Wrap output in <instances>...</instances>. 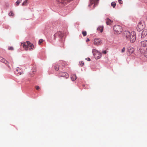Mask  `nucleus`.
<instances>
[{"instance_id": "obj_25", "label": "nucleus", "mask_w": 147, "mask_h": 147, "mask_svg": "<svg viewBox=\"0 0 147 147\" xmlns=\"http://www.w3.org/2000/svg\"><path fill=\"white\" fill-rule=\"evenodd\" d=\"M84 64V63L83 61H81V62H80L79 63V65L81 66H83Z\"/></svg>"}, {"instance_id": "obj_32", "label": "nucleus", "mask_w": 147, "mask_h": 147, "mask_svg": "<svg viewBox=\"0 0 147 147\" xmlns=\"http://www.w3.org/2000/svg\"><path fill=\"white\" fill-rule=\"evenodd\" d=\"M102 53L104 54H106L107 53V52L106 51H104L102 52Z\"/></svg>"}, {"instance_id": "obj_37", "label": "nucleus", "mask_w": 147, "mask_h": 147, "mask_svg": "<svg viewBox=\"0 0 147 147\" xmlns=\"http://www.w3.org/2000/svg\"><path fill=\"white\" fill-rule=\"evenodd\" d=\"M146 19L147 20V17H146Z\"/></svg>"}, {"instance_id": "obj_15", "label": "nucleus", "mask_w": 147, "mask_h": 147, "mask_svg": "<svg viewBox=\"0 0 147 147\" xmlns=\"http://www.w3.org/2000/svg\"><path fill=\"white\" fill-rule=\"evenodd\" d=\"M103 27L102 26H99L97 28V30L98 31H100V32H102L103 31Z\"/></svg>"}, {"instance_id": "obj_14", "label": "nucleus", "mask_w": 147, "mask_h": 147, "mask_svg": "<svg viewBox=\"0 0 147 147\" xmlns=\"http://www.w3.org/2000/svg\"><path fill=\"white\" fill-rule=\"evenodd\" d=\"M71 79L72 81H74L77 79V77L76 75L74 74L72 75L71 77Z\"/></svg>"}, {"instance_id": "obj_31", "label": "nucleus", "mask_w": 147, "mask_h": 147, "mask_svg": "<svg viewBox=\"0 0 147 147\" xmlns=\"http://www.w3.org/2000/svg\"><path fill=\"white\" fill-rule=\"evenodd\" d=\"M2 60H4V59L1 57H0V61H1Z\"/></svg>"}, {"instance_id": "obj_9", "label": "nucleus", "mask_w": 147, "mask_h": 147, "mask_svg": "<svg viewBox=\"0 0 147 147\" xmlns=\"http://www.w3.org/2000/svg\"><path fill=\"white\" fill-rule=\"evenodd\" d=\"M134 49L133 47H129L127 49V54L128 55H130L134 52Z\"/></svg>"}, {"instance_id": "obj_1", "label": "nucleus", "mask_w": 147, "mask_h": 147, "mask_svg": "<svg viewBox=\"0 0 147 147\" xmlns=\"http://www.w3.org/2000/svg\"><path fill=\"white\" fill-rule=\"evenodd\" d=\"M123 36L124 38L130 41L131 43L135 42L136 39V33L134 31L130 32L128 31H125L123 33Z\"/></svg>"}, {"instance_id": "obj_4", "label": "nucleus", "mask_w": 147, "mask_h": 147, "mask_svg": "<svg viewBox=\"0 0 147 147\" xmlns=\"http://www.w3.org/2000/svg\"><path fill=\"white\" fill-rule=\"evenodd\" d=\"M113 30L115 33L117 34L121 33L122 30L121 27L118 25H115L114 26Z\"/></svg>"}, {"instance_id": "obj_19", "label": "nucleus", "mask_w": 147, "mask_h": 147, "mask_svg": "<svg viewBox=\"0 0 147 147\" xmlns=\"http://www.w3.org/2000/svg\"><path fill=\"white\" fill-rule=\"evenodd\" d=\"M22 0H17L16 2V6H18L19 5L20 3L22 1Z\"/></svg>"}, {"instance_id": "obj_24", "label": "nucleus", "mask_w": 147, "mask_h": 147, "mask_svg": "<svg viewBox=\"0 0 147 147\" xmlns=\"http://www.w3.org/2000/svg\"><path fill=\"white\" fill-rule=\"evenodd\" d=\"M9 15L10 16H13L14 15V14L12 11H11L10 13H9Z\"/></svg>"}, {"instance_id": "obj_26", "label": "nucleus", "mask_w": 147, "mask_h": 147, "mask_svg": "<svg viewBox=\"0 0 147 147\" xmlns=\"http://www.w3.org/2000/svg\"><path fill=\"white\" fill-rule=\"evenodd\" d=\"M43 41V40L42 39H40L38 41V44H40L41 43H42Z\"/></svg>"}, {"instance_id": "obj_16", "label": "nucleus", "mask_w": 147, "mask_h": 147, "mask_svg": "<svg viewBox=\"0 0 147 147\" xmlns=\"http://www.w3.org/2000/svg\"><path fill=\"white\" fill-rule=\"evenodd\" d=\"M1 62L4 63L5 64H6L9 68L10 67L8 64V62H7V61L5 59H4V60H2V61H1Z\"/></svg>"}, {"instance_id": "obj_22", "label": "nucleus", "mask_w": 147, "mask_h": 147, "mask_svg": "<svg viewBox=\"0 0 147 147\" xmlns=\"http://www.w3.org/2000/svg\"><path fill=\"white\" fill-rule=\"evenodd\" d=\"M82 34L83 36H85L86 35L87 32H86V31H82Z\"/></svg>"}, {"instance_id": "obj_27", "label": "nucleus", "mask_w": 147, "mask_h": 147, "mask_svg": "<svg viewBox=\"0 0 147 147\" xmlns=\"http://www.w3.org/2000/svg\"><path fill=\"white\" fill-rule=\"evenodd\" d=\"M125 47H123V48L121 49V52L122 53H123L125 52Z\"/></svg>"}, {"instance_id": "obj_12", "label": "nucleus", "mask_w": 147, "mask_h": 147, "mask_svg": "<svg viewBox=\"0 0 147 147\" xmlns=\"http://www.w3.org/2000/svg\"><path fill=\"white\" fill-rule=\"evenodd\" d=\"M141 45L143 47L147 46V40L141 41L140 42Z\"/></svg>"}, {"instance_id": "obj_33", "label": "nucleus", "mask_w": 147, "mask_h": 147, "mask_svg": "<svg viewBox=\"0 0 147 147\" xmlns=\"http://www.w3.org/2000/svg\"><path fill=\"white\" fill-rule=\"evenodd\" d=\"M89 41H90V39H89V38H87V39L86 40V42H88Z\"/></svg>"}, {"instance_id": "obj_11", "label": "nucleus", "mask_w": 147, "mask_h": 147, "mask_svg": "<svg viewBox=\"0 0 147 147\" xmlns=\"http://www.w3.org/2000/svg\"><path fill=\"white\" fill-rule=\"evenodd\" d=\"M147 34V30L144 29L142 32V38L144 37Z\"/></svg>"}, {"instance_id": "obj_5", "label": "nucleus", "mask_w": 147, "mask_h": 147, "mask_svg": "<svg viewBox=\"0 0 147 147\" xmlns=\"http://www.w3.org/2000/svg\"><path fill=\"white\" fill-rule=\"evenodd\" d=\"M93 54L96 59L100 58L101 56V54L96 49H93L92 51Z\"/></svg>"}, {"instance_id": "obj_35", "label": "nucleus", "mask_w": 147, "mask_h": 147, "mask_svg": "<svg viewBox=\"0 0 147 147\" xmlns=\"http://www.w3.org/2000/svg\"><path fill=\"white\" fill-rule=\"evenodd\" d=\"M61 34V32H58V34Z\"/></svg>"}, {"instance_id": "obj_30", "label": "nucleus", "mask_w": 147, "mask_h": 147, "mask_svg": "<svg viewBox=\"0 0 147 147\" xmlns=\"http://www.w3.org/2000/svg\"><path fill=\"white\" fill-rule=\"evenodd\" d=\"M36 88L37 90H38L39 89V86H36Z\"/></svg>"}, {"instance_id": "obj_23", "label": "nucleus", "mask_w": 147, "mask_h": 147, "mask_svg": "<svg viewBox=\"0 0 147 147\" xmlns=\"http://www.w3.org/2000/svg\"><path fill=\"white\" fill-rule=\"evenodd\" d=\"M20 69L19 68H18V69H16V71H17L18 72V73L20 75H21V74H22L23 73V71H22V72H20L19 71H20Z\"/></svg>"}, {"instance_id": "obj_6", "label": "nucleus", "mask_w": 147, "mask_h": 147, "mask_svg": "<svg viewBox=\"0 0 147 147\" xmlns=\"http://www.w3.org/2000/svg\"><path fill=\"white\" fill-rule=\"evenodd\" d=\"M98 1L99 0H90L88 6L90 7L92 5L94 4L93 7L94 8L97 5Z\"/></svg>"}, {"instance_id": "obj_18", "label": "nucleus", "mask_w": 147, "mask_h": 147, "mask_svg": "<svg viewBox=\"0 0 147 147\" xmlns=\"http://www.w3.org/2000/svg\"><path fill=\"white\" fill-rule=\"evenodd\" d=\"M28 0H26L22 4V6L26 5L27 4V2Z\"/></svg>"}, {"instance_id": "obj_13", "label": "nucleus", "mask_w": 147, "mask_h": 147, "mask_svg": "<svg viewBox=\"0 0 147 147\" xmlns=\"http://www.w3.org/2000/svg\"><path fill=\"white\" fill-rule=\"evenodd\" d=\"M106 20V23L107 25H110L113 22V21L108 18H107Z\"/></svg>"}, {"instance_id": "obj_8", "label": "nucleus", "mask_w": 147, "mask_h": 147, "mask_svg": "<svg viewBox=\"0 0 147 147\" xmlns=\"http://www.w3.org/2000/svg\"><path fill=\"white\" fill-rule=\"evenodd\" d=\"M144 28V26L141 22H140L138 24L137 27L138 31H141Z\"/></svg>"}, {"instance_id": "obj_3", "label": "nucleus", "mask_w": 147, "mask_h": 147, "mask_svg": "<svg viewBox=\"0 0 147 147\" xmlns=\"http://www.w3.org/2000/svg\"><path fill=\"white\" fill-rule=\"evenodd\" d=\"M73 0H56L57 4L59 6L63 7L65 5L67 4L72 1Z\"/></svg>"}, {"instance_id": "obj_7", "label": "nucleus", "mask_w": 147, "mask_h": 147, "mask_svg": "<svg viewBox=\"0 0 147 147\" xmlns=\"http://www.w3.org/2000/svg\"><path fill=\"white\" fill-rule=\"evenodd\" d=\"M93 43L94 45H99L101 43V40L100 38H95L93 41Z\"/></svg>"}, {"instance_id": "obj_28", "label": "nucleus", "mask_w": 147, "mask_h": 147, "mask_svg": "<svg viewBox=\"0 0 147 147\" xmlns=\"http://www.w3.org/2000/svg\"><path fill=\"white\" fill-rule=\"evenodd\" d=\"M8 49L9 50H12L13 49V47H9Z\"/></svg>"}, {"instance_id": "obj_10", "label": "nucleus", "mask_w": 147, "mask_h": 147, "mask_svg": "<svg viewBox=\"0 0 147 147\" xmlns=\"http://www.w3.org/2000/svg\"><path fill=\"white\" fill-rule=\"evenodd\" d=\"M59 76L60 77H65L66 78H67L69 77V76L67 73L61 72L59 74Z\"/></svg>"}, {"instance_id": "obj_20", "label": "nucleus", "mask_w": 147, "mask_h": 147, "mask_svg": "<svg viewBox=\"0 0 147 147\" xmlns=\"http://www.w3.org/2000/svg\"><path fill=\"white\" fill-rule=\"evenodd\" d=\"M111 5L113 7V8H114V7H115L116 5V3L115 2H113L111 3Z\"/></svg>"}, {"instance_id": "obj_17", "label": "nucleus", "mask_w": 147, "mask_h": 147, "mask_svg": "<svg viewBox=\"0 0 147 147\" xmlns=\"http://www.w3.org/2000/svg\"><path fill=\"white\" fill-rule=\"evenodd\" d=\"M55 69L56 71H58L59 69V65H58L56 64L55 66Z\"/></svg>"}, {"instance_id": "obj_34", "label": "nucleus", "mask_w": 147, "mask_h": 147, "mask_svg": "<svg viewBox=\"0 0 147 147\" xmlns=\"http://www.w3.org/2000/svg\"><path fill=\"white\" fill-rule=\"evenodd\" d=\"M88 61H90V59L89 58H87Z\"/></svg>"}, {"instance_id": "obj_21", "label": "nucleus", "mask_w": 147, "mask_h": 147, "mask_svg": "<svg viewBox=\"0 0 147 147\" xmlns=\"http://www.w3.org/2000/svg\"><path fill=\"white\" fill-rule=\"evenodd\" d=\"M144 55L145 57L147 58V48L144 53Z\"/></svg>"}, {"instance_id": "obj_29", "label": "nucleus", "mask_w": 147, "mask_h": 147, "mask_svg": "<svg viewBox=\"0 0 147 147\" xmlns=\"http://www.w3.org/2000/svg\"><path fill=\"white\" fill-rule=\"evenodd\" d=\"M118 0L119 3L120 4H122L123 1H122V0Z\"/></svg>"}, {"instance_id": "obj_36", "label": "nucleus", "mask_w": 147, "mask_h": 147, "mask_svg": "<svg viewBox=\"0 0 147 147\" xmlns=\"http://www.w3.org/2000/svg\"><path fill=\"white\" fill-rule=\"evenodd\" d=\"M57 34H55V35H54V37H55V35H56Z\"/></svg>"}, {"instance_id": "obj_2", "label": "nucleus", "mask_w": 147, "mask_h": 147, "mask_svg": "<svg viewBox=\"0 0 147 147\" xmlns=\"http://www.w3.org/2000/svg\"><path fill=\"white\" fill-rule=\"evenodd\" d=\"M21 46L26 51L33 49L34 48L33 45L30 43L29 41H27L21 44Z\"/></svg>"}]
</instances>
